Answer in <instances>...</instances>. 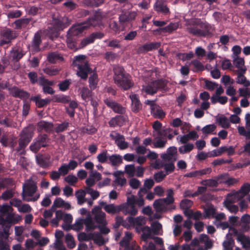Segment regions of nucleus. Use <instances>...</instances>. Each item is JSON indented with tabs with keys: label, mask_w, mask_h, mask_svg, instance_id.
Segmentation results:
<instances>
[{
	"label": "nucleus",
	"mask_w": 250,
	"mask_h": 250,
	"mask_svg": "<svg viewBox=\"0 0 250 250\" xmlns=\"http://www.w3.org/2000/svg\"><path fill=\"white\" fill-rule=\"evenodd\" d=\"M167 82L163 79L153 81L146 84L143 85L142 92L147 95H154L158 91H165L167 89Z\"/></svg>",
	"instance_id": "nucleus-4"
},
{
	"label": "nucleus",
	"mask_w": 250,
	"mask_h": 250,
	"mask_svg": "<svg viewBox=\"0 0 250 250\" xmlns=\"http://www.w3.org/2000/svg\"><path fill=\"white\" fill-rule=\"evenodd\" d=\"M47 59L50 63H55L58 61H62L63 58L58 53L52 52L48 54Z\"/></svg>",
	"instance_id": "nucleus-45"
},
{
	"label": "nucleus",
	"mask_w": 250,
	"mask_h": 250,
	"mask_svg": "<svg viewBox=\"0 0 250 250\" xmlns=\"http://www.w3.org/2000/svg\"><path fill=\"white\" fill-rule=\"evenodd\" d=\"M105 216L106 214L104 212H101L100 213L95 214L94 219L98 224L105 226L106 225Z\"/></svg>",
	"instance_id": "nucleus-40"
},
{
	"label": "nucleus",
	"mask_w": 250,
	"mask_h": 250,
	"mask_svg": "<svg viewBox=\"0 0 250 250\" xmlns=\"http://www.w3.org/2000/svg\"><path fill=\"white\" fill-rule=\"evenodd\" d=\"M219 124L224 128H228L230 126V122L225 116L220 117L218 119Z\"/></svg>",
	"instance_id": "nucleus-50"
},
{
	"label": "nucleus",
	"mask_w": 250,
	"mask_h": 250,
	"mask_svg": "<svg viewBox=\"0 0 250 250\" xmlns=\"http://www.w3.org/2000/svg\"><path fill=\"white\" fill-rule=\"evenodd\" d=\"M22 196L24 200L31 201V177L22 186Z\"/></svg>",
	"instance_id": "nucleus-18"
},
{
	"label": "nucleus",
	"mask_w": 250,
	"mask_h": 250,
	"mask_svg": "<svg viewBox=\"0 0 250 250\" xmlns=\"http://www.w3.org/2000/svg\"><path fill=\"white\" fill-rule=\"evenodd\" d=\"M160 43L157 42L146 43L138 48L137 53L139 54H145L147 52L158 49L160 46Z\"/></svg>",
	"instance_id": "nucleus-16"
},
{
	"label": "nucleus",
	"mask_w": 250,
	"mask_h": 250,
	"mask_svg": "<svg viewBox=\"0 0 250 250\" xmlns=\"http://www.w3.org/2000/svg\"><path fill=\"white\" fill-rule=\"evenodd\" d=\"M32 101L36 103V106L39 108H41L44 106L47 105L51 102L49 99H42L39 97H32Z\"/></svg>",
	"instance_id": "nucleus-35"
},
{
	"label": "nucleus",
	"mask_w": 250,
	"mask_h": 250,
	"mask_svg": "<svg viewBox=\"0 0 250 250\" xmlns=\"http://www.w3.org/2000/svg\"><path fill=\"white\" fill-rule=\"evenodd\" d=\"M50 158V157L49 155H43L40 154L36 156V160L38 165L44 168L49 167V164L48 161Z\"/></svg>",
	"instance_id": "nucleus-24"
},
{
	"label": "nucleus",
	"mask_w": 250,
	"mask_h": 250,
	"mask_svg": "<svg viewBox=\"0 0 250 250\" xmlns=\"http://www.w3.org/2000/svg\"><path fill=\"white\" fill-rule=\"evenodd\" d=\"M156 141L153 143V147L155 148H163L165 147L167 140V139L164 140L162 137H157Z\"/></svg>",
	"instance_id": "nucleus-54"
},
{
	"label": "nucleus",
	"mask_w": 250,
	"mask_h": 250,
	"mask_svg": "<svg viewBox=\"0 0 250 250\" xmlns=\"http://www.w3.org/2000/svg\"><path fill=\"white\" fill-rule=\"evenodd\" d=\"M125 207L122 210L123 212L125 214H129L132 216L136 215L138 213V209L135 205L127 206V204H125Z\"/></svg>",
	"instance_id": "nucleus-41"
},
{
	"label": "nucleus",
	"mask_w": 250,
	"mask_h": 250,
	"mask_svg": "<svg viewBox=\"0 0 250 250\" xmlns=\"http://www.w3.org/2000/svg\"><path fill=\"white\" fill-rule=\"evenodd\" d=\"M151 113L155 118L163 119L165 118V112L158 105H154L151 109Z\"/></svg>",
	"instance_id": "nucleus-31"
},
{
	"label": "nucleus",
	"mask_w": 250,
	"mask_h": 250,
	"mask_svg": "<svg viewBox=\"0 0 250 250\" xmlns=\"http://www.w3.org/2000/svg\"><path fill=\"white\" fill-rule=\"evenodd\" d=\"M69 126L68 122H63L61 124H59L55 128V130L57 133L62 132L66 130Z\"/></svg>",
	"instance_id": "nucleus-57"
},
{
	"label": "nucleus",
	"mask_w": 250,
	"mask_h": 250,
	"mask_svg": "<svg viewBox=\"0 0 250 250\" xmlns=\"http://www.w3.org/2000/svg\"><path fill=\"white\" fill-rule=\"evenodd\" d=\"M141 229L143 232L141 236L142 239L144 241H146L148 239L151 237V230L148 226H144L141 228Z\"/></svg>",
	"instance_id": "nucleus-49"
},
{
	"label": "nucleus",
	"mask_w": 250,
	"mask_h": 250,
	"mask_svg": "<svg viewBox=\"0 0 250 250\" xmlns=\"http://www.w3.org/2000/svg\"><path fill=\"white\" fill-rule=\"evenodd\" d=\"M25 55L22 49L19 46L12 48L8 55V59L11 62H18Z\"/></svg>",
	"instance_id": "nucleus-11"
},
{
	"label": "nucleus",
	"mask_w": 250,
	"mask_h": 250,
	"mask_svg": "<svg viewBox=\"0 0 250 250\" xmlns=\"http://www.w3.org/2000/svg\"><path fill=\"white\" fill-rule=\"evenodd\" d=\"M101 22L102 16L96 13L86 21L73 25L67 32V43L74 46L77 38L81 36L85 30L88 29L90 26L96 27L99 25Z\"/></svg>",
	"instance_id": "nucleus-1"
},
{
	"label": "nucleus",
	"mask_w": 250,
	"mask_h": 250,
	"mask_svg": "<svg viewBox=\"0 0 250 250\" xmlns=\"http://www.w3.org/2000/svg\"><path fill=\"white\" fill-rule=\"evenodd\" d=\"M237 241L240 242L244 248L250 247V238L243 233H240L236 238Z\"/></svg>",
	"instance_id": "nucleus-32"
},
{
	"label": "nucleus",
	"mask_w": 250,
	"mask_h": 250,
	"mask_svg": "<svg viewBox=\"0 0 250 250\" xmlns=\"http://www.w3.org/2000/svg\"><path fill=\"white\" fill-rule=\"evenodd\" d=\"M13 185V181L11 178H4L0 180V189L4 188Z\"/></svg>",
	"instance_id": "nucleus-51"
},
{
	"label": "nucleus",
	"mask_w": 250,
	"mask_h": 250,
	"mask_svg": "<svg viewBox=\"0 0 250 250\" xmlns=\"http://www.w3.org/2000/svg\"><path fill=\"white\" fill-rule=\"evenodd\" d=\"M225 177L226 175H220L215 177L214 179L202 180L200 182V184L203 186H206V187L216 188L218 187L222 178H225Z\"/></svg>",
	"instance_id": "nucleus-19"
},
{
	"label": "nucleus",
	"mask_w": 250,
	"mask_h": 250,
	"mask_svg": "<svg viewBox=\"0 0 250 250\" xmlns=\"http://www.w3.org/2000/svg\"><path fill=\"white\" fill-rule=\"evenodd\" d=\"M69 23H64L60 20H56L54 21L53 26L49 27L47 34H49L50 39L53 40L59 36L60 31L66 28Z\"/></svg>",
	"instance_id": "nucleus-8"
},
{
	"label": "nucleus",
	"mask_w": 250,
	"mask_h": 250,
	"mask_svg": "<svg viewBox=\"0 0 250 250\" xmlns=\"http://www.w3.org/2000/svg\"><path fill=\"white\" fill-rule=\"evenodd\" d=\"M167 175L162 171H158L154 174V179L157 183H159L163 180Z\"/></svg>",
	"instance_id": "nucleus-63"
},
{
	"label": "nucleus",
	"mask_w": 250,
	"mask_h": 250,
	"mask_svg": "<svg viewBox=\"0 0 250 250\" xmlns=\"http://www.w3.org/2000/svg\"><path fill=\"white\" fill-rule=\"evenodd\" d=\"M231 199H227L224 202V205L230 212L236 213L238 211V207L236 205H233L234 203V198L232 196Z\"/></svg>",
	"instance_id": "nucleus-26"
},
{
	"label": "nucleus",
	"mask_w": 250,
	"mask_h": 250,
	"mask_svg": "<svg viewBox=\"0 0 250 250\" xmlns=\"http://www.w3.org/2000/svg\"><path fill=\"white\" fill-rule=\"evenodd\" d=\"M234 245V241L231 237H227L223 243L224 250H232Z\"/></svg>",
	"instance_id": "nucleus-48"
},
{
	"label": "nucleus",
	"mask_w": 250,
	"mask_h": 250,
	"mask_svg": "<svg viewBox=\"0 0 250 250\" xmlns=\"http://www.w3.org/2000/svg\"><path fill=\"white\" fill-rule=\"evenodd\" d=\"M18 35L16 32L9 28L3 30L0 33V46L10 45L12 40L16 39Z\"/></svg>",
	"instance_id": "nucleus-7"
},
{
	"label": "nucleus",
	"mask_w": 250,
	"mask_h": 250,
	"mask_svg": "<svg viewBox=\"0 0 250 250\" xmlns=\"http://www.w3.org/2000/svg\"><path fill=\"white\" fill-rule=\"evenodd\" d=\"M216 128V126L214 124L208 125L202 128V131L205 134H209L212 133Z\"/></svg>",
	"instance_id": "nucleus-56"
},
{
	"label": "nucleus",
	"mask_w": 250,
	"mask_h": 250,
	"mask_svg": "<svg viewBox=\"0 0 250 250\" xmlns=\"http://www.w3.org/2000/svg\"><path fill=\"white\" fill-rule=\"evenodd\" d=\"M178 23H170L168 25L162 28H159L157 29L156 31L160 32V33H171L173 31L176 30L178 28Z\"/></svg>",
	"instance_id": "nucleus-27"
},
{
	"label": "nucleus",
	"mask_w": 250,
	"mask_h": 250,
	"mask_svg": "<svg viewBox=\"0 0 250 250\" xmlns=\"http://www.w3.org/2000/svg\"><path fill=\"white\" fill-rule=\"evenodd\" d=\"M104 104L112 111L119 114H124L126 112V108L121 104L118 103L110 98H106L104 100Z\"/></svg>",
	"instance_id": "nucleus-9"
},
{
	"label": "nucleus",
	"mask_w": 250,
	"mask_h": 250,
	"mask_svg": "<svg viewBox=\"0 0 250 250\" xmlns=\"http://www.w3.org/2000/svg\"><path fill=\"white\" fill-rule=\"evenodd\" d=\"M40 31H38L35 33L32 42V53L37 52L40 51V45L41 43Z\"/></svg>",
	"instance_id": "nucleus-30"
},
{
	"label": "nucleus",
	"mask_w": 250,
	"mask_h": 250,
	"mask_svg": "<svg viewBox=\"0 0 250 250\" xmlns=\"http://www.w3.org/2000/svg\"><path fill=\"white\" fill-rule=\"evenodd\" d=\"M137 15L135 11H127L123 12L119 17V21L122 23L130 22L134 21Z\"/></svg>",
	"instance_id": "nucleus-17"
},
{
	"label": "nucleus",
	"mask_w": 250,
	"mask_h": 250,
	"mask_svg": "<svg viewBox=\"0 0 250 250\" xmlns=\"http://www.w3.org/2000/svg\"><path fill=\"white\" fill-rule=\"evenodd\" d=\"M84 224L85 225V229L87 231L93 230L98 227L95 225L92 218L89 216L84 219Z\"/></svg>",
	"instance_id": "nucleus-34"
},
{
	"label": "nucleus",
	"mask_w": 250,
	"mask_h": 250,
	"mask_svg": "<svg viewBox=\"0 0 250 250\" xmlns=\"http://www.w3.org/2000/svg\"><path fill=\"white\" fill-rule=\"evenodd\" d=\"M54 101L55 102L64 104L70 103V102L72 101H71V98L69 96H66L63 94L54 95Z\"/></svg>",
	"instance_id": "nucleus-36"
},
{
	"label": "nucleus",
	"mask_w": 250,
	"mask_h": 250,
	"mask_svg": "<svg viewBox=\"0 0 250 250\" xmlns=\"http://www.w3.org/2000/svg\"><path fill=\"white\" fill-rule=\"evenodd\" d=\"M31 138V125L29 124L27 126L22 129L21 133L20 138L18 141L19 146L15 149V151L20 154H23L24 149L30 142Z\"/></svg>",
	"instance_id": "nucleus-6"
},
{
	"label": "nucleus",
	"mask_w": 250,
	"mask_h": 250,
	"mask_svg": "<svg viewBox=\"0 0 250 250\" xmlns=\"http://www.w3.org/2000/svg\"><path fill=\"white\" fill-rule=\"evenodd\" d=\"M204 212L205 214L203 215L204 219L209 218L211 217L214 218L216 214V209L214 208V206L211 204L208 208H204Z\"/></svg>",
	"instance_id": "nucleus-33"
},
{
	"label": "nucleus",
	"mask_w": 250,
	"mask_h": 250,
	"mask_svg": "<svg viewBox=\"0 0 250 250\" xmlns=\"http://www.w3.org/2000/svg\"><path fill=\"white\" fill-rule=\"evenodd\" d=\"M84 219H80L76 220L75 223L73 225V229L76 231H80L83 228Z\"/></svg>",
	"instance_id": "nucleus-62"
},
{
	"label": "nucleus",
	"mask_w": 250,
	"mask_h": 250,
	"mask_svg": "<svg viewBox=\"0 0 250 250\" xmlns=\"http://www.w3.org/2000/svg\"><path fill=\"white\" fill-rule=\"evenodd\" d=\"M82 98L84 101H88L92 96V92L88 88L83 87L81 90Z\"/></svg>",
	"instance_id": "nucleus-52"
},
{
	"label": "nucleus",
	"mask_w": 250,
	"mask_h": 250,
	"mask_svg": "<svg viewBox=\"0 0 250 250\" xmlns=\"http://www.w3.org/2000/svg\"><path fill=\"white\" fill-rule=\"evenodd\" d=\"M250 191V184L249 183H245L241 187L240 190L236 192L233 196L234 199L237 198L238 200L241 199L247 195Z\"/></svg>",
	"instance_id": "nucleus-23"
},
{
	"label": "nucleus",
	"mask_w": 250,
	"mask_h": 250,
	"mask_svg": "<svg viewBox=\"0 0 250 250\" xmlns=\"http://www.w3.org/2000/svg\"><path fill=\"white\" fill-rule=\"evenodd\" d=\"M3 231L0 230V241H2L3 239H6L8 238L10 232L9 229L11 226L7 225H0Z\"/></svg>",
	"instance_id": "nucleus-42"
},
{
	"label": "nucleus",
	"mask_w": 250,
	"mask_h": 250,
	"mask_svg": "<svg viewBox=\"0 0 250 250\" xmlns=\"http://www.w3.org/2000/svg\"><path fill=\"white\" fill-rule=\"evenodd\" d=\"M210 27L209 24L205 25L206 30H203L198 28L197 26H188L187 27V31L190 34L197 37H207L211 34L208 30V28Z\"/></svg>",
	"instance_id": "nucleus-10"
},
{
	"label": "nucleus",
	"mask_w": 250,
	"mask_h": 250,
	"mask_svg": "<svg viewBox=\"0 0 250 250\" xmlns=\"http://www.w3.org/2000/svg\"><path fill=\"white\" fill-rule=\"evenodd\" d=\"M84 58L83 55L76 56L73 64L77 66L78 69L77 75L82 79L85 80L88 78V75L92 73V69L90 67L88 62L84 61Z\"/></svg>",
	"instance_id": "nucleus-5"
},
{
	"label": "nucleus",
	"mask_w": 250,
	"mask_h": 250,
	"mask_svg": "<svg viewBox=\"0 0 250 250\" xmlns=\"http://www.w3.org/2000/svg\"><path fill=\"white\" fill-rule=\"evenodd\" d=\"M165 0H157L154 5L155 11L167 15L169 13L168 8L165 3Z\"/></svg>",
	"instance_id": "nucleus-22"
},
{
	"label": "nucleus",
	"mask_w": 250,
	"mask_h": 250,
	"mask_svg": "<svg viewBox=\"0 0 250 250\" xmlns=\"http://www.w3.org/2000/svg\"><path fill=\"white\" fill-rule=\"evenodd\" d=\"M104 36V34L101 32H93L88 37L82 40L81 45L82 47H85L87 45L92 43L96 39H101Z\"/></svg>",
	"instance_id": "nucleus-14"
},
{
	"label": "nucleus",
	"mask_w": 250,
	"mask_h": 250,
	"mask_svg": "<svg viewBox=\"0 0 250 250\" xmlns=\"http://www.w3.org/2000/svg\"><path fill=\"white\" fill-rule=\"evenodd\" d=\"M102 207H104V209L109 214H115L118 213L125 207V205L121 204L119 206H115L114 204H106V203L102 201L100 203Z\"/></svg>",
	"instance_id": "nucleus-12"
},
{
	"label": "nucleus",
	"mask_w": 250,
	"mask_h": 250,
	"mask_svg": "<svg viewBox=\"0 0 250 250\" xmlns=\"http://www.w3.org/2000/svg\"><path fill=\"white\" fill-rule=\"evenodd\" d=\"M71 83V80L70 79H66L61 82L58 84V87L60 91L63 92L66 91L69 89Z\"/></svg>",
	"instance_id": "nucleus-47"
},
{
	"label": "nucleus",
	"mask_w": 250,
	"mask_h": 250,
	"mask_svg": "<svg viewBox=\"0 0 250 250\" xmlns=\"http://www.w3.org/2000/svg\"><path fill=\"white\" fill-rule=\"evenodd\" d=\"M211 169L210 168H206L199 170L191 171L186 173L184 176L186 177H196L201 176L204 175L209 174L211 172Z\"/></svg>",
	"instance_id": "nucleus-25"
},
{
	"label": "nucleus",
	"mask_w": 250,
	"mask_h": 250,
	"mask_svg": "<svg viewBox=\"0 0 250 250\" xmlns=\"http://www.w3.org/2000/svg\"><path fill=\"white\" fill-rule=\"evenodd\" d=\"M110 138L115 141V144L121 150H124L128 147V143L125 141V138L124 135H121L119 133H115V134L110 133L109 135Z\"/></svg>",
	"instance_id": "nucleus-13"
},
{
	"label": "nucleus",
	"mask_w": 250,
	"mask_h": 250,
	"mask_svg": "<svg viewBox=\"0 0 250 250\" xmlns=\"http://www.w3.org/2000/svg\"><path fill=\"white\" fill-rule=\"evenodd\" d=\"M114 83L124 90H128L134 85L131 76L126 73L124 67L115 65L113 67Z\"/></svg>",
	"instance_id": "nucleus-2"
},
{
	"label": "nucleus",
	"mask_w": 250,
	"mask_h": 250,
	"mask_svg": "<svg viewBox=\"0 0 250 250\" xmlns=\"http://www.w3.org/2000/svg\"><path fill=\"white\" fill-rule=\"evenodd\" d=\"M64 180L70 185L74 186L78 182L77 178L74 175H69L65 177Z\"/></svg>",
	"instance_id": "nucleus-64"
},
{
	"label": "nucleus",
	"mask_w": 250,
	"mask_h": 250,
	"mask_svg": "<svg viewBox=\"0 0 250 250\" xmlns=\"http://www.w3.org/2000/svg\"><path fill=\"white\" fill-rule=\"evenodd\" d=\"M36 140L40 144L42 147H46L47 146V143L48 141L47 135L44 134L39 135Z\"/></svg>",
	"instance_id": "nucleus-53"
},
{
	"label": "nucleus",
	"mask_w": 250,
	"mask_h": 250,
	"mask_svg": "<svg viewBox=\"0 0 250 250\" xmlns=\"http://www.w3.org/2000/svg\"><path fill=\"white\" fill-rule=\"evenodd\" d=\"M193 204L192 201L189 199H183L180 204V206L182 209H188L192 207Z\"/></svg>",
	"instance_id": "nucleus-55"
},
{
	"label": "nucleus",
	"mask_w": 250,
	"mask_h": 250,
	"mask_svg": "<svg viewBox=\"0 0 250 250\" xmlns=\"http://www.w3.org/2000/svg\"><path fill=\"white\" fill-rule=\"evenodd\" d=\"M38 126L40 128L44 130L47 132H50L53 128V123L44 121L39 122Z\"/></svg>",
	"instance_id": "nucleus-39"
},
{
	"label": "nucleus",
	"mask_w": 250,
	"mask_h": 250,
	"mask_svg": "<svg viewBox=\"0 0 250 250\" xmlns=\"http://www.w3.org/2000/svg\"><path fill=\"white\" fill-rule=\"evenodd\" d=\"M9 90L12 96L22 99L23 101L28 99L30 96L29 93L15 86L9 88Z\"/></svg>",
	"instance_id": "nucleus-15"
},
{
	"label": "nucleus",
	"mask_w": 250,
	"mask_h": 250,
	"mask_svg": "<svg viewBox=\"0 0 250 250\" xmlns=\"http://www.w3.org/2000/svg\"><path fill=\"white\" fill-rule=\"evenodd\" d=\"M127 220L131 225V226H136V229H138L139 227L143 226L146 223V220L145 217L142 216H140L136 218L132 216L127 217Z\"/></svg>",
	"instance_id": "nucleus-21"
},
{
	"label": "nucleus",
	"mask_w": 250,
	"mask_h": 250,
	"mask_svg": "<svg viewBox=\"0 0 250 250\" xmlns=\"http://www.w3.org/2000/svg\"><path fill=\"white\" fill-rule=\"evenodd\" d=\"M223 175H226V177L225 178H222V180L220 181V183H224L228 186H231L236 183L238 181L235 178H229L227 179L228 175V174H224Z\"/></svg>",
	"instance_id": "nucleus-58"
},
{
	"label": "nucleus",
	"mask_w": 250,
	"mask_h": 250,
	"mask_svg": "<svg viewBox=\"0 0 250 250\" xmlns=\"http://www.w3.org/2000/svg\"><path fill=\"white\" fill-rule=\"evenodd\" d=\"M13 210L12 207L7 204L0 207V225L12 226L21 220V216L13 213Z\"/></svg>",
	"instance_id": "nucleus-3"
},
{
	"label": "nucleus",
	"mask_w": 250,
	"mask_h": 250,
	"mask_svg": "<svg viewBox=\"0 0 250 250\" xmlns=\"http://www.w3.org/2000/svg\"><path fill=\"white\" fill-rule=\"evenodd\" d=\"M75 195L77 198L78 204L80 205H83L85 201V191L82 189L78 190L76 192Z\"/></svg>",
	"instance_id": "nucleus-43"
},
{
	"label": "nucleus",
	"mask_w": 250,
	"mask_h": 250,
	"mask_svg": "<svg viewBox=\"0 0 250 250\" xmlns=\"http://www.w3.org/2000/svg\"><path fill=\"white\" fill-rule=\"evenodd\" d=\"M98 82V74L96 72L93 73L89 78V86L91 90H93L97 87Z\"/></svg>",
	"instance_id": "nucleus-37"
},
{
	"label": "nucleus",
	"mask_w": 250,
	"mask_h": 250,
	"mask_svg": "<svg viewBox=\"0 0 250 250\" xmlns=\"http://www.w3.org/2000/svg\"><path fill=\"white\" fill-rule=\"evenodd\" d=\"M125 121V118L122 115H116L112 118L108 122L109 125L112 127L121 126Z\"/></svg>",
	"instance_id": "nucleus-28"
},
{
	"label": "nucleus",
	"mask_w": 250,
	"mask_h": 250,
	"mask_svg": "<svg viewBox=\"0 0 250 250\" xmlns=\"http://www.w3.org/2000/svg\"><path fill=\"white\" fill-rule=\"evenodd\" d=\"M153 206L157 211H163L165 207L161 199L156 200L154 202Z\"/></svg>",
	"instance_id": "nucleus-60"
},
{
	"label": "nucleus",
	"mask_w": 250,
	"mask_h": 250,
	"mask_svg": "<svg viewBox=\"0 0 250 250\" xmlns=\"http://www.w3.org/2000/svg\"><path fill=\"white\" fill-rule=\"evenodd\" d=\"M1 125L7 127H16L17 124L7 117L2 120Z\"/></svg>",
	"instance_id": "nucleus-59"
},
{
	"label": "nucleus",
	"mask_w": 250,
	"mask_h": 250,
	"mask_svg": "<svg viewBox=\"0 0 250 250\" xmlns=\"http://www.w3.org/2000/svg\"><path fill=\"white\" fill-rule=\"evenodd\" d=\"M78 107V103L75 101H72L70 102L68 106H65V110L70 118H73L75 116V109Z\"/></svg>",
	"instance_id": "nucleus-29"
},
{
	"label": "nucleus",
	"mask_w": 250,
	"mask_h": 250,
	"mask_svg": "<svg viewBox=\"0 0 250 250\" xmlns=\"http://www.w3.org/2000/svg\"><path fill=\"white\" fill-rule=\"evenodd\" d=\"M49 242V240L47 237H43L38 240L37 242H34L32 240V249L36 245H39L41 247H43L46 245Z\"/></svg>",
	"instance_id": "nucleus-61"
},
{
	"label": "nucleus",
	"mask_w": 250,
	"mask_h": 250,
	"mask_svg": "<svg viewBox=\"0 0 250 250\" xmlns=\"http://www.w3.org/2000/svg\"><path fill=\"white\" fill-rule=\"evenodd\" d=\"M94 242L99 246L104 245L106 241L101 234L96 233L92 235Z\"/></svg>",
	"instance_id": "nucleus-46"
},
{
	"label": "nucleus",
	"mask_w": 250,
	"mask_h": 250,
	"mask_svg": "<svg viewBox=\"0 0 250 250\" xmlns=\"http://www.w3.org/2000/svg\"><path fill=\"white\" fill-rule=\"evenodd\" d=\"M109 161L112 166H116L123 163L122 156L118 154H113L109 156Z\"/></svg>",
	"instance_id": "nucleus-38"
},
{
	"label": "nucleus",
	"mask_w": 250,
	"mask_h": 250,
	"mask_svg": "<svg viewBox=\"0 0 250 250\" xmlns=\"http://www.w3.org/2000/svg\"><path fill=\"white\" fill-rule=\"evenodd\" d=\"M131 100V110L134 113L139 112L142 108V104L139 99L138 96L136 94L130 95Z\"/></svg>",
	"instance_id": "nucleus-20"
},
{
	"label": "nucleus",
	"mask_w": 250,
	"mask_h": 250,
	"mask_svg": "<svg viewBox=\"0 0 250 250\" xmlns=\"http://www.w3.org/2000/svg\"><path fill=\"white\" fill-rule=\"evenodd\" d=\"M109 156L108 155L107 151L104 150L97 155V159L98 161L100 163H107V161L109 160Z\"/></svg>",
	"instance_id": "nucleus-44"
}]
</instances>
